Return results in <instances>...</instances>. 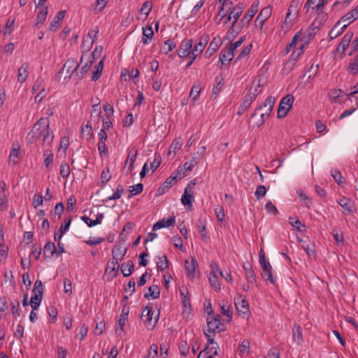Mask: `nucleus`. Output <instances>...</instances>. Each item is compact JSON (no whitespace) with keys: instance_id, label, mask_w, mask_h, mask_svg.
<instances>
[{"instance_id":"nucleus-60","label":"nucleus","mask_w":358,"mask_h":358,"mask_svg":"<svg viewBox=\"0 0 358 358\" xmlns=\"http://www.w3.org/2000/svg\"><path fill=\"white\" fill-rule=\"evenodd\" d=\"M266 193V189L264 185H259L255 192V196L257 200L262 199Z\"/></svg>"},{"instance_id":"nucleus-63","label":"nucleus","mask_w":358,"mask_h":358,"mask_svg":"<svg viewBox=\"0 0 358 358\" xmlns=\"http://www.w3.org/2000/svg\"><path fill=\"white\" fill-rule=\"evenodd\" d=\"M178 348H179L180 352L181 355H182V356L187 355V353L189 352V346L187 344V343L185 341H182L180 342Z\"/></svg>"},{"instance_id":"nucleus-24","label":"nucleus","mask_w":358,"mask_h":358,"mask_svg":"<svg viewBox=\"0 0 358 358\" xmlns=\"http://www.w3.org/2000/svg\"><path fill=\"white\" fill-rule=\"evenodd\" d=\"M101 113V111L100 108V102L99 101L98 103H94L92 106L90 122H94L96 124H98L99 122Z\"/></svg>"},{"instance_id":"nucleus-43","label":"nucleus","mask_w":358,"mask_h":358,"mask_svg":"<svg viewBox=\"0 0 358 358\" xmlns=\"http://www.w3.org/2000/svg\"><path fill=\"white\" fill-rule=\"evenodd\" d=\"M96 70L93 72L92 80L96 81L101 76L103 69V58L95 66Z\"/></svg>"},{"instance_id":"nucleus-51","label":"nucleus","mask_w":358,"mask_h":358,"mask_svg":"<svg viewBox=\"0 0 358 358\" xmlns=\"http://www.w3.org/2000/svg\"><path fill=\"white\" fill-rule=\"evenodd\" d=\"M297 14H298L297 3L292 1L288 8V12L287 13V18H290V16L292 15V20H294L296 17Z\"/></svg>"},{"instance_id":"nucleus-20","label":"nucleus","mask_w":358,"mask_h":358,"mask_svg":"<svg viewBox=\"0 0 358 358\" xmlns=\"http://www.w3.org/2000/svg\"><path fill=\"white\" fill-rule=\"evenodd\" d=\"M176 222V217L173 215L168 220L162 219L157 221L153 226V231H157L164 227H169L174 225Z\"/></svg>"},{"instance_id":"nucleus-22","label":"nucleus","mask_w":358,"mask_h":358,"mask_svg":"<svg viewBox=\"0 0 358 358\" xmlns=\"http://www.w3.org/2000/svg\"><path fill=\"white\" fill-rule=\"evenodd\" d=\"M338 204L348 213H352L355 209V203L345 196L338 201Z\"/></svg>"},{"instance_id":"nucleus-38","label":"nucleus","mask_w":358,"mask_h":358,"mask_svg":"<svg viewBox=\"0 0 358 358\" xmlns=\"http://www.w3.org/2000/svg\"><path fill=\"white\" fill-rule=\"evenodd\" d=\"M20 155V145L18 143L13 144V149L11 150L9 155V161L12 162L13 164H16L17 163V159L19 158Z\"/></svg>"},{"instance_id":"nucleus-39","label":"nucleus","mask_w":358,"mask_h":358,"mask_svg":"<svg viewBox=\"0 0 358 358\" xmlns=\"http://www.w3.org/2000/svg\"><path fill=\"white\" fill-rule=\"evenodd\" d=\"M222 313L227 316L229 320L228 322H230L232 318V310L231 309L230 305L228 303L227 301L222 300L220 303Z\"/></svg>"},{"instance_id":"nucleus-29","label":"nucleus","mask_w":358,"mask_h":358,"mask_svg":"<svg viewBox=\"0 0 358 358\" xmlns=\"http://www.w3.org/2000/svg\"><path fill=\"white\" fill-rule=\"evenodd\" d=\"M29 74V64L28 63H24L18 69L17 81L20 83H23L25 82Z\"/></svg>"},{"instance_id":"nucleus-33","label":"nucleus","mask_w":358,"mask_h":358,"mask_svg":"<svg viewBox=\"0 0 358 358\" xmlns=\"http://www.w3.org/2000/svg\"><path fill=\"white\" fill-rule=\"evenodd\" d=\"M127 252L126 248L122 247L121 245H115L114 249L112 250V259L121 260L125 255Z\"/></svg>"},{"instance_id":"nucleus-55","label":"nucleus","mask_w":358,"mask_h":358,"mask_svg":"<svg viewBox=\"0 0 358 358\" xmlns=\"http://www.w3.org/2000/svg\"><path fill=\"white\" fill-rule=\"evenodd\" d=\"M60 175L63 178H67L70 175V167L66 162H62L60 165Z\"/></svg>"},{"instance_id":"nucleus-57","label":"nucleus","mask_w":358,"mask_h":358,"mask_svg":"<svg viewBox=\"0 0 358 358\" xmlns=\"http://www.w3.org/2000/svg\"><path fill=\"white\" fill-rule=\"evenodd\" d=\"M224 83H223V78H219V77H216L215 78V85L213 86V94H217L221 88L222 87Z\"/></svg>"},{"instance_id":"nucleus-25","label":"nucleus","mask_w":358,"mask_h":358,"mask_svg":"<svg viewBox=\"0 0 358 358\" xmlns=\"http://www.w3.org/2000/svg\"><path fill=\"white\" fill-rule=\"evenodd\" d=\"M272 8L269 6L264 8L259 13L256 22H259L260 26L262 27L264 22L270 17Z\"/></svg>"},{"instance_id":"nucleus-46","label":"nucleus","mask_w":358,"mask_h":358,"mask_svg":"<svg viewBox=\"0 0 358 358\" xmlns=\"http://www.w3.org/2000/svg\"><path fill=\"white\" fill-rule=\"evenodd\" d=\"M272 268L262 270V276L264 278L266 283L275 284V279L272 275Z\"/></svg>"},{"instance_id":"nucleus-8","label":"nucleus","mask_w":358,"mask_h":358,"mask_svg":"<svg viewBox=\"0 0 358 358\" xmlns=\"http://www.w3.org/2000/svg\"><path fill=\"white\" fill-rule=\"evenodd\" d=\"M243 10V7L241 3L237 4L233 10L231 11L230 15L232 18H234V22L232 23L231 27L230 28V30L228 31V34L229 33H231L233 34L234 32H235L236 34L239 31V28L236 29V23L237 22V20L240 15L242 14Z\"/></svg>"},{"instance_id":"nucleus-45","label":"nucleus","mask_w":358,"mask_h":358,"mask_svg":"<svg viewBox=\"0 0 358 358\" xmlns=\"http://www.w3.org/2000/svg\"><path fill=\"white\" fill-rule=\"evenodd\" d=\"M157 265L158 268L160 269L161 271H164L169 267V261L166 255H163L162 256L158 257Z\"/></svg>"},{"instance_id":"nucleus-4","label":"nucleus","mask_w":358,"mask_h":358,"mask_svg":"<svg viewBox=\"0 0 358 358\" xmlns=\"http://www.w3.org/2000/svg\"><path fill=\"white\" fill-rule=\"evenodd\" d=\"M154 310L152 307L146 306L143 309L141 319L143 322L145 326L148 329H153L158 321L159 313H157L156 317L153 319L152 316Z\"/></svg>"},{"instance_id":"nucleus-13","label":"nucleus","mask_w":358,"mask_h":358,"mask_svg":"<svg viewBox=\"0 0 358 358\" xmlns=\"http://www.w3.org/2000/svg\"><path fill=\"white\" fill-rule=\"evenodd\" d=\"M138 150L135 147L129 148L127 150V157L125 162V166L129 164L128 171L131 173L134 170V164L136 159Z\"/></svg>"},{"instance_id":"nucleus-61","label":"nucleus","mask_w":358,"mask_h":358,"mask_svg":"<svg viewBox=\"0 0 358 358\" xmlns=\"http://www.w3.org/2000/svg\"><path fill=\"white\" fill-rule=\"evenodd\" d=\"M245 36H241L237 41H236L235 43H231L230 42L229 44H227V45L231 50H233L234 52L236 51V50L240 47L242 43L245 41Z\"/></svg>"},{"instance_id":"nucleus-44","label":"nucleus","mask_w":358,"mask_h":358,"mask_svg":"<svg viewBox=\"0 0 358 358\" xmlns=\"http://www.w3.org/2000/svg\"><path fill=\"white\" fill-rule=\"evenodd\" d=\"M208 279L211 287L214 289L216 292H219L220 290V285L217 275L215 273H210Z\"/></svg>"},{"instance_id":"nucleus-11","label":"nucleus","mask_w":358,"mask_h":358,"mask_svg":"<svg viewBox=\"0 0 358 358\" xmlns=\"http://www.w3.org/2000/svg\"><path fill=\"white\" fill-rule=\"evenodd\" d=\"M353 37V33L351 31L347 32L344 36L343 37L342 41L338 45L336 50H335L336 53H340L341 56L339 57L340 59L342 58V55L345 52V50L348 48L350 45V43L352 41V38Z\"/></svg>"},{"instance_id":"nucleus-54","label":"nucleus","mask_w":358,"mask_h":358,"mask_svg":"<svg viewBox=\"0 0 358 358\" xmlns=\"http://www.w3.org/2000/svg\"><path fill=\"white\" fill-rule=\"evenodd\" d=\"M10 307H11V313H12L13 317H15V319H16L20 315V306L19 301L15 300V301L11 302Z\"/></svg>"},{"instance_id":"nucleus-23","label":"nucleus","mask_w":358,"mask_h":358,"mask_svg":"<svg viewBox=\"0 0 358 358\" xmlns=\"http://www.w3.org/2000/svg\"><path fill=\"white\" fill-rule=\"evenodd\" d=\"M99 33V30H93L91 29L86 37L83 38V44L82 45L85 47V43L88 42L89 44L87 45V50H89L92 47L95 41L96 38L97 37Z\"/></svg>"},{"instance_id":"nucleus-41","label":"nucleus","mask_w":358,"mask_h":358,"mask_svg":"<svg viewBox=\"0 0 358 358\" xmlns=\"http://www.w3.org/2000/svg\"><path fill=\"white\" fill-rule=\"evenodd\" d=\"M65 14L66 10H61L59 13H57V14L51 22V29L54 28V30H55L57 28L59 27V23L64 19Z\"/></svg>"},{"instance_id":"nucleus-17","label":"nucleus","mask_w":358,"mask_h":358,"mask_svg":"<svg viewBox=\"0 0 358 358\" xmlns=\"http://www.w3.org/2000/svg\"><path fill=\"white\" fill-rule=\"evenodd\" d=\"M78 67L79 64L76 62V60L73 59H68L63 65V67L60 70L59 73H62L66 69V73L69 74L68 77L70 78L71 77L72 74L77 71Z\"/></svg>"},{"instance_id":"nucleus-10","label":"nucleus","mask_w":358,"mask_h":358,"mask_svg":"<svg viewBox=\"0 0 358 358\" xmlns=\"http://www.w3.org/2000/svg\"><path fill=\"white\" fill-rule=\"evenodd\" d=\"M193 45L192 39H184L180 45L178 51V55L180 57L184 58L192 55V48Z\"/></svg>"},{"instance_id":"nucleus-28","label":"nucleus","mask_w":358,"mask_h":358,"mask_svg":"<svg viewBox=\"0 0 358 358\" xmlns=\"http://www.w3.org/2000/svg\"><path fill=\"white\" fill-rule=\"evenodd\" d=\"M346 70L350 75L358 74V54L350 59Z\"/></svg>"},{"instance_id":"nucleus-5","label":"nucleus","mask_w":358,"mask_h":358,"mask_svg":"<svg viewBox=\"0 0 358 358\" xmlns=\"http://www.w3.org/2000/svg\"><path fill=\"white\" fill-rule=\"evenodd\" d=\"M294 100V96L292 94H287L282 99L278 110V118L285 117L287 115V113L292 106Z\"/></svg>"},{"instance_id":"nucleus-35","label":"nucleus","mask_w":358,"mask_h":358,"mask_svg":"<svg viewBox=\"0 0 358 358\" xmlns=\"http://www.w3.org/2000/svg\"><path fill=\"white\" fill-rule=\"evenodd\" d=\"M134 264L132 261L129 260L127 262L122 264L121 272L125 277H129L134 271Z\"/></svg>"},{"instance_id":"nucleus-42","label":"nucleus","mask_w":358,"mask_h":358,"mask_svg":"<svg viewBox=\"0 0 358 358\" xmlns=\"http://www.w3.org/2000/svg\"><path fill=\"white\" fill-rule=\"evenodd\" d=\"M257 98V96L255 95V91L253 92H251L250 90L248 91V93L245 96L244 100L243 101V107L245 108H248L253 101L255 100Z\"/></svg>"},{"instance_id":"nucleus-21","label":"nucleus","mask_w":358,"mask_h":358,"mask_svg":"<svg viewBox=\"0 0 358 358\" xmlns=\"http://www.w3.org/2000/svg\"><path fill=\"white\" fill-rule=\"evenodd\" d=\"M129 312V308L124 306L122 308V313L120 315V318L118 320V327H116L115 331L118 334V331H124V327L125 325V322L127 320L128 314Z\"/></svg>"},{"instance_id":"nucleus-49","label":"nucleus","mask_w":358,"mask_h":358,"mask_svg":"<svg viewBox=\"0 0 358 358\" xmlns=\"http://www.w3.org/2000/svg\"><path fill=\"white\" fill-rule=\"evenodd\" d=\"M48 7L47 6H45V7H43L41 8V10L39 11L38 15H37V22H36V25L38 26L39 24H43L45 19H46V17H47V15H48Z\"/></svg>"},{"instance_id":"nucleus-50","label":"nucleus","mask_w":358,"mask_h":358,"mask_svg":"<svg viewBox=\"0 0 358 358\" xmlns=\"http://www.w3.org/2000/svg\"><path fill=\"white\" fill-rule=\"evenodd\" d=\"M43 295L34 294L31 298L30 305L33 310H37L41 303Z\"/></svg>"},{"instance_id":"nucleus-40","label":"nucleus","mask_w":358,"mask_h":358,"mask_svg":"<svg viewBox=\"0 0 358 358\" xmlns=\"http://www.w3.org/2000/svg\"><path fill=\"white\" fill-rule=\"evenodd\" d=\"M293 339L297 344H301L303 342V336L301 328L299 325L295 324L292 329Z\"/></svg>"},{"instance_id":"nucleus-26","label":"nucleus","mask_w":358,"mask_h":358,"mask_svg":"<svg viewBox=\"0 0 358 358\" xmlns=\"http://www.w3.org/2000/svg\"><path fill=\"white\" fill-rule=\"evenodd\" d=\"M257 10H258V5L255 3H252L251 7L248 10V12L245 14L243 17L241 19V22L243 24L249 23L251 21V20L252 19L255 14L257 12Z\"/></svg>"},{"instance_id":"nucleus-18","label":"nucleus","mask_w":358,"mask_h":358,"mask_svg":"<svg viewBox=\"0 0 358 358\" xmlns=\"http://www.w3.org/2000/svg\"><path fill=\"white\" fill-rule=\"evenodd\" d=\"M120 268L119 262L117 260L112 259L109 261L106 265V268L105 270L106 274H112V279L115 278L117 275L118 271Z\"/></svg>"},{"instance_id":"nucleus-1","label":"nucleus","mask_w":358,"mask_h":358,"mask_svg":"<svg viewBox=\"0 0 358 358\" xmlns=\"http://www.w3.org/2000/svg\"><path fill=\"white\" fill-rule=\"evenodd\" d=\"M40 138H43V143L47 145H50L53 141L54 136L50 130V120L48 117L40 118L27 135L28 141L31 143Z\"/></svg>"},{"instance_id":"nucleus-59","label":"nucleus","mask_w":358,"mask_h":358,"mask_svg":"<svg viewBox=\"0 0 358 358\" xmlns=\"http://www.w3.org/2000/svg\"><path fill=\"white\" fill-rule=\"evenodd\" d=\"M130 188L131 195L129 196V198H131V196H134L142 192L143 189V185L142 183H138L131 186Z\"/></svg>"},{"instance_id":"nucleus-7","label":"nucleus","mask_w":358,"mask_h":358,"mask_svg":"<svg viewBox=\"0 0 358 358\" xmlns=\"http://www.w3.org/2000/svg\"><path fill=\"white\" fill-rule=\"evenodd\" d=\"M185 175L181 173V171H178L176 176H170L166 178L164 182L158 188V194L162 195L164 194L174 183H176L177 178H182Z\"/></svg>"},{"instance_id":"nucleus-9","label":"nucleus","mask_w":358,"mask_h":358,"mask_svg":"<svg viewBox=\"0 0 358 358\" xmlns=\"http://www.w3.org/2000/svg\"><path fill=\"white\" fill-rule=\"evenodd\" d=\"M99 137V143H98V150L99 152L100 156H108V150L106 145V142L108 140V135L104 129H101L99 133L98 134Z\"/></svg>"},{"instance_id":"nucleus-36","label":"nucleus","mask_w":358,"mask_h":358,"mask_svg":"<svg viewBox=\"0 0 358 358\" xmlns=\"http://www.w3.org/2000/svg\"><path fill=\"white\" fill-rule=\"evenodd\" d=\"M345 93L341 89H334L329 93V97L332 103H338V99L345 96Z\"/></svg>"},{"instance_id":"nucleus-27","label":"nucleus","mask_w":358,"mask_h":358,"mask_svg":"<svg viewBox=\"0 0 358 358\" xmlns=\"http://www.w3.org/2000/svg\"><path fill=\"white\" fill-rule=\"evenodd\" d=\"M191 190L190 185L185 188L184 194L181 198V202L184 206H192L194 201L193 195L189 192Z\"/></svg>"},{"instance_id":"nucleus-2","label":"nucleus","mask_w":358,"mask_h":358,"mask_svg":"<svg viewBox=\"0 0 358 358\" xmlns=\"http://www.w3.org/2000/svg\"><path fill=\"white\" fill-rule=\"evenodd\" d=\"M226 329V327L220 322V315L218 314L208 313L207 317V329L204 330L209 344H214L213 335Z\"/></svg>"},{"instance_id":"nucleus-12","label":"nucleus","mask_w":358,"mask_h":358,"mask_svg":"<svg viewBox=\"0 0 358 358\" xmlns=\"http://www.w3.org/2000/svg\"><path fill=\"white\" fill-rule=\"evenodd\" d=\"M180 295L182 299L183 313L189 314L191 311L190 299L189 296V291L187 287L182 286L180 288Z\"/></svg>"},{"instance_id":"nucleus-19","label":"nucleus","mask_w":358,"mask_h":358,"mask_svg":"<svg viewBox=\"0 0 358 358\" xmlns=\"http://www.w3.org/2000/svg\"><path fill=\"white\" fill-rule=\"evenodd\" d=\"M221 43H222L220 38H214L211 41L208 48L206 50L204 56L206 58H210L219 49V48L221 45Z\"/></svg>"},{"instance_id":"nucleus-31","label":"nucleus","mask_w":358,"mask_h":358,"mask_svg":"<svg viewBox=\"0 0 358 358\" xmlns=\"http://www.w3.org/2000/svg\"><path fill=\"white\" fill-rule=\"evenodd\" d=\"M154 32L151 26H146L143 28V38L141 42L144 45L148 44L152 39Z\"/></svg>"},{"instance_id":"nucleus-16","label":"nucleus","mask_w":358,"mask_h":358,"mask_svg":"<svg viewBox=\"0 0 358 358\" xmlns=\"http://www.w3.org/2000/svg\"><path fill=\"white\" fill-rule=\"evenodd\" d=\"M185 264L187 276L192 280L194 279L199 266L197 261L194 258H192L190 262L186 260Z\"/></svg>"},{"instance_id":"nucleus-34","label":"nucleus","mask_w":358,"mask_h":358,"mask_svg":"<svg viewBox=\"0 0 358 358\" xmlns=\"http://www.w3.org/2000/svg\"><path fill=\"white\" fill-rule=\"evenodd\" d=\"M57 248L55 245L52 242H48L43 248V256L44 257H51L54 255H56Z\"/></svg>"},{"instance_id":"nucleus-52","label":"nucleus","mask_w":358,"mask_h":358,"mask_svg":"<svg viewBox=\"0 0 358 358\" xmlns=\"http://www.w3.org/2000/svg\"><path fill=\"white\" fill-rule=\"evenodd\" d=\"M331 176L335 182L339 185H343L346 183V180L342 176V174L339 171L335 170L332 171Z\"/></svg>"},{"instance_id":"nucleus-62","label":"nucleus","mask_w":358,"mask_h":358,"mask_svg":"<svg viewBox=\"0 0 358 358\" xmlns=\"http://www.w3.org/2000/svg\"><path fill=\"white\" fill-rule=\"evenodd\" d=\"M152 10V3L148 1H145L139 10V13L144 14L146 17Z\"/></svg>"},{"instance_id":"nucleus-48","label":"nucleus","mask_w":358,"mask_h":358,"mask_svg":"<svg viewBox=\"0 0 358 358\" xmlns=\"http://www.w3.org/2000/svg\"><path fill=\"white\" fill-rule=\"evenodd\" d=\"M44 165L46 168H50L53 162V154L50 150H46L44 152Z\"/></svg>"},{"instance_id":"nucleus-30","label":"nucleus","mask_w":358,"mask_h":358,"mask_svg":"<svg viewBox=\"0 0 358 358\" xmlns=\"http://www.w3.org/2000/svg\"><path fill=\"white\" fill-rule=\"evenodd\" d=\"M358 19V14L355 9L349 11L342 17V21H348L347 24L343 25V29H346L351 23Z\"/></svg>"},{"instance_id":"nucleus-47","label":"nucleus","mask_w":358,"mask_h":358,"mask_svg":"<svg viewBox=\"0 0 358 358\" xmlns=\"http://www.w3.org/2000/svg\"><path fill=\"white\" fill-rule=\"evenodd\" d=\"M297 194L300 198L301 202H302L306 207L310 208L312 205V201L310 198L305 194L302 189L297 190Z\"/></svg>"},{"instance_id":"nucleus-56","label":"nucleus","mask_w":358,"mask_h":358,"mask_svg":"<svg viewBox=\"0 0 358 358\" xmlns=\"http://www.w3.org/2000/svg\"><path fill=\"white\" fill-rule=\"evenodd\" d=\"M345 29H343V26L339 28V25L336 24V25L331 29V30L329 32L330 38L331 39L336 38L340 34H341Z\"/></svg>"},{"instance_id":"nucleus-58","label":"nucleus","mask_w":358,"mask_h":358,"mask_svg":"<svg viewBox=\"0 0 358 358\" xmlns=\"http://www.w3.org/2000/svg\"><path fill=\"white\" fill-rule=\"evenodd\" d=\"M32 292L34 294H36L43 295V285L41 280H37L35 282Z\"/></svg>"},{"instance_id":"nucleus-64","label":"nucleus","mask_w":358,"mask_h":358,"mask_svg":"<svg viewBox=\"0 0 358 358\" xmlns=\"http://www.w3.org/2000/svg\"><path fill=\"white\" fill-rule=\"evenodd\" d=\"M176 47V44L173 41L169 39L164 42V45L163 47V51L165 54L173 50V49Z\"/></svg>"},{"instance_id":"nucleus-32","label":"nucleus","mask_w":358,"mask_h":358,"mask_svg":"<svg viewBox=\"0 0 358 358\" xmlns=\"http://www.w3.org/2000/svg\"><path fill=\"white\" fill-rule=\"evenodd\" d=\"M243 268L245 271V278L248 282V283H250V284H254L256 282V275L253 271V269L252 268V266L248 264V265H245V264H243Z\"/></svg>"},{"instance_id":"nucleus-14","label":"nucleus","mask_w":358,"mask_h":358,"mask_svg":"<svg viewBox=\"0 0 358 358\" xmlns=\"http://www.w3.org/2000/svg\"><path fill=\"white\" fill-rule=\"evenodd\" d=\"M234 57V52L226 45L220 53V61L222 65L229 64Z\"/></svg>"},{"instance_id":"nucleus-15","label":"nucleus","mask_w":358,"mask_h":358,"mask_svg":"<svg viewBox=\"0 0 358 358\" xmlns=\"http://www.w3.org/2000/svg\"><path fill=\"white\" fill-rule=\"evenodd\" d=\"M215 345H217L215 343L213 345L207 343L206 346L200 352L197 358H212L213 355H217V346H215Z\"/></svg>"},{"instance_id":"nucleus-37","label":"nucleus","mask_w":358,"mask_h":358,"mask_svg":"<svg viewBox=\"0 0 358 358\" xmlns=\"http://www.w3.org/2000/svg\"><path fill=\"white\" fill-rule=\"evenodd\" d=\"M160 289L156 285H153L148 287V292L144 294V297L149 299L151 297L152 299H156L159 297Z\"/></svg>"},{"instance_id":"nucleus-53","label":"nucleus","mask_w":358,"mask_h":358,"mask_svg":"<svg viewBox=\"0 0 358 358\" xmlns=\"http://www.w3.org/2000/svg\"><path fill=\"white\" fill-rule=\"evenodd\" d=\"M250 343L248 340L245 339L243 341L241 344L238 347L239 355H243L246 352L248 355L250 352Z\"/></svg>"},{"instance_id":"nucleus-6","label":"nucleus","mask_w":358,"mask_h":358,"mask_svg":"<svg viewBox=\"0 0 358 358\" xmlns=\"http://www.w3.org/2000/svg\"><path fill=\"white\" fill-rule=\"evenodd\" d=\"M234 304L237 311L244 315H248L250 313L249 308V303L248 301L239 294L234 299Z\"/></svg>"},{"instance_id":"nucleus-3","label":"nucleus","mask_w":358,"mask_h":358,"mask_svg":"<svg viewBox=\"0 0 358 358\" xmlns=\"http://www.w3.org/2000/svg\"><path fill=\"white\" fill-rule=\"evenodd\" d=\"M275 102V98L268 96L265 100V102L261 104L258 108H256L255 112L252 115V117H255L259 111L262 110L260 113L261 120L258 124V127L262 125L264 122L269 117L274 104Z\"/></svg>"}]
</instances>
